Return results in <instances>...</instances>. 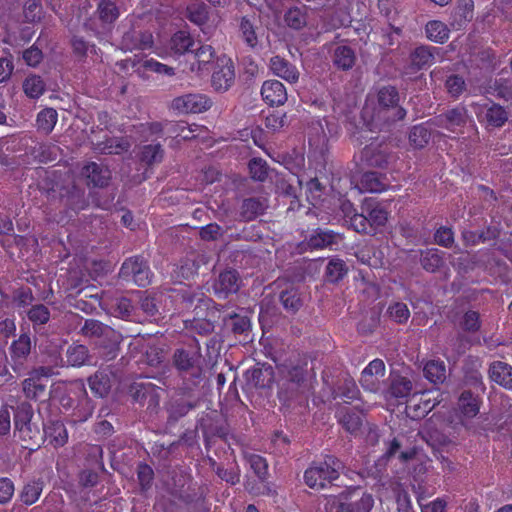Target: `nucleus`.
Segmentation results:
<instances>
[{
	"instance_id": "obj_1",
	"label": "nucleus",
	"mask_w": 512,
	"mask_h": 512,
	"mask_svg": "<svg viewBox=\"0 0 512 512\" xmlns=\"http://www.w3.org/2000/svg\"><path fill=\"white\" fill-rule=\"evenodd\" d=\"M79 333L92 341L94 349L104 360L110 361L117 357L123 337L109 325L96 319H86Z\"/></svg>"
},
{
	"instance_id": "obj_2",
	"label": "nucleus",
	"mask_w": 512,
	"mask_h": 512,
	"mask_svg": "<svg viewBox=\"0 0 512 512\" xmlns=\"http://www.w3.org/2000/svg\"><path fill=\"white\" fill-rule=\"evenodd\" d=\"M306 388L303 371L298 368L289 371L286 379L280 384L277 394L281 404L280 409L284 412H292L297 408L305 407L308 401Z\"/></svg>"
},
{
	"instance_id": "obj_3",
	"label": "nucleus",
	"mask_w": 512,
	"mask_h": 512,
	"mask_svg": "<svg viewBox=\"0 0 512 512\" xmlns=\"http://www.w3.org/2000/svg\"><path fill=\"white\" fill-rule=\"evenodd\" d=\"M172 363L179 375L193 386H198L203 379V357L198 341L195 346L180 347L174 350Z\"/></svg>"
},
{
	"instance_id": "obj_4",
	"label": "nucleus",
	"mask_w": 512,
	"mask_h": 512,
	"mask_svg": "<svg viewBox=\"0 0 512 512\" xmlns=\"http://www.w3.org/2000/svg\"><path fill=\"white\" fill-rule=\"evenodd\" d=\"M379 106L377 117L391 125L404 119L406 110L399 105V92L395 86L385 85L377 90Z\"/></svg>"
},
{
	"instance_id": "obj_5",
	"label": "nucleus",
	"mask_w": 512,
	"mask_h": 512,
	"mask_svg": "<svg viewBox=\"0 0 512 512\" xmlns=\"http://www.w3.org/2000/svg\"><path fill=\"white\" fill-rule=\"evenodd\" d=\"M370 143L367 144L361 152V160L368 167L387 168L388 165L395 159L391 153L389 145L385 142L384 138L379 136H370Z\"/></svg>"
},
{
	"instance_id": "obj_6",
	"label": "nucleus",
	"mask_w": 512,
	"mask_h": 512,
	"mask_svg": "<svg viewBox=\"0 0 512 512\" xmlns=\"http://www.w3.org/2000/svg\"><path fill=\"white\" fill-rule=\"evenodd\" d=\"M119 277L131 279L139 287H145L151 282L149 265L142 256L127 258L120 268Z\"/></svg>"
},
{
	"instance_id": "obj_7",
	"label": "nucleus",
	"mask_w": 512,
	"mask_h": 512,
	"mask_svg": "<svg viewBox=\"0 0 512 512\" xmlns=\"http://www.w3.org/2000/svg\"><path fill=\"white\" fill-rule=\"evenodd\" d=\"M52 191L57 193L61 202L74 211L84 210L89 205L85 189L77 185L74 181L67 184H56Z\"/></svg>"
},
{
	"instance_id": "obj_8",
	"label": "nucleus",
	"mask_w": 512,
	"mask_h": 512,
	"mask_svg": "<svg viewBox=\"0 0 512 512\" xmlns=\"http://www.w3.org/2000/svg\"><path fill=\"white\" fill-rule=\"evenodd\" d=\"M418 434L435 452L439 453L438 459L442 461L447 460L440 453V450L453 445L454 441L435 421L432 419L426 420Z\"/></svg>"
},
{
	"instance_id": "obj_9",
	"label": "nucleus",
	"mask_w": 512,
	"mask_h": 512,
	"mask_svg": "<svg viewBox=\"0 0 512 512\" xmlns=\"http://www.w3.org/2000/svg\"><path fill=\"white\" fill-rule=\"evenodd\" d=\"M344 501L339 502L336 512H370L374 499L371 494L354 489L348 495L344 496Z\"/></svg>"
},
{
	"instance_id": "obj_10",
	"label": "nucleus",
	"mask_w": 512,
	"mask_h": 512,
	"mask_svg": "<svg viewBox=\"0 0 512 512\" xmlns=\"http://www.w3.org/2000/svg\"><path fill=\"white\" fill-rule=\"evenodd\" d=\"M212 106V101L203 94H187L176 97L171 102V108L181 113H201Z\"/></svg>"
},
{
	"instance_id": "obj_11",
	"label": "nucleus",
	"mask_w": 512,
	"mask_h": 512,
	"mask_svg": "<svg viewBox=\"0 0 512 512\" xmlns=\"http://www.w3.org/2000/svg\"><path fill=\"white\" fill-rule=\"evenodd\" d=\"M246 384L255 389H271L275 380L274 368L266 363H257L245 372Z\"/></svg>"
},
{
	"instance_id": "obj_12",
	"label": "nucleus",
	"mask_w": 512,
	"mask_h": 512,
	"mask_svg": "<svg viewBox=\"0 0 512 512\" xmlns=\"http://www.w3.org/2000/svg\"><path fill=\"white\" fill-rule=\"evenodd\" d=\"M235 67L230 58L223 57L218 60L217 69L211 77V85L217 92H226L234 83Z\"/></svg>"
},
{
	"instance_id": "obj_13",
	"label": "nucleus",
	"mask_w": 512,
	"mask_h": 512,
	"mask_svg": "<svg viewBox=\"0 0 512 512\" xmlns=\"http://www.w3.org/2000/svg\"><path fill=\"white\" fill-rule=\"evenodd\" d=\"M80 175L86 180L87 186L95 188H105L109 185L112 179V172L110 169L96 162H89L81 169Z\"/></svg>"
},
{
	"instance_id": "obj_14",
	"label": "nucleus",
	"mask_w": 512,
	"mask_h": 512,
	"mask_svg": "<svg viewBox=\"0 0 512 512\" xmlns=\"http://www.w3.org/2000/svg\"><path fill=\"white\" fill-rule=\"evenodd\" d=\"M385 376V364L381 359L372 360L362 371L360 384L370 392H377L381 387V379Z\"/></svg>"
},
{
	"instance_id": "obj_15",
	"label": "nucleus",
	"mask_w": 512,
	"mask_h": 512,
	"mask_svg": "<svg viewBox=\"0 0 512 512\" xmlns=\"http://www.w3.org/2000/svg\"><path fill=\"white\" fill-rule=\"evenodd\" d=\"M241 282L240 275L235 269H226L214 281L213 290L219 297H227L238 292Z\"/></svg>"
},
{
	"instance_id": "obj_16",
	"label": "nucleus",
	"mask_w": 512,
	"mask_h": 512,
	"mask_svg": "<svg viewBox=\"0 0 512 512\" xmlns=\"http://www.w3.org/2000/svg\"><path fill=\"white\" fill-rule=\"evenodd\" d=\"M180 304L186 310L195 311L200 305L208 310V315L215 316L216 312L224 309V306L214 303L211 299L205 298L203 294H196L189 291H183L180 294Z\"/></svg>"
},
{
	"instance_id": "obj_17",
	"label": "nucleus",
	"mask_w": 512,
	"mask_h": 512,
	"mask_svg": "<svg viewBox=\"0 0 512 512\" xmlns=\"http://www.w3.org/2000/svg\"><path fill=\"white\" fill-rule=\"evenodd\" d=\"M75 393L80 396L78 403L73 409L72 417L74 422H84L93 413L94 405L91 399L88 397V393L85 388L83 380H76Z\"/></svg>"
},
{
	"instance_id": "obj_18",
	"label": "nucleus",
	"mask_w": 512,
	"mask_h": 512,
	"mask_svg": "<svg viewBox=\"0 0 512 512\" xmlns=\"http://www.w3.org/2000/svg\"><path fill=\"white\" fill-rule=\"evenodd\" d=\"M267 200L264 197H248L243 199L239 208V221L251 222L263 215L267 209Z\"/></svg>"
},
{
	"instance_id": "obj_19",
	"label": "nucleus",
	"mask_w": 512,
	"mask_h": 512,
	"mask_svg": "<svg viewBox=\"0 0 512 512\" xmlns=\"http://www.w3.org/2000/svg\"><path fill=\"white\" fill-rule=\"evenodd\" d=\"M65 359L61 366L79 368L92 365L93 356L86 345L74 343L66 349Z\"/></svg>"
},
{
	"instance_id": "obj_20",
	"label": "nucleus",
	"mask_w": 512,
	"mask_h": 512,
	"mask_svg": "<svg viewBox=\"0 0 512 512\" xmlns=\"http://www.w3.org/2000/svg\"><path fill=\"white\" fill-rule=\"evenodd\" d=\"M474 16L473 0H458L450 15V25L455 30H461Z\"/></svg>"
},
{
	"instance_id": "obj_21",
	"label": "nucleus",
	"mask_w": 512,
	"mask_h": 512,
	"mask_svg": "<svg viewBox=\"0 0 512 512\" xmlns=\"http://www.w3.org/2000/svg\"><path fill=\"white\" fill-rule=\"evenodd\" d=\"M261 96L270 106L283 105L287 101L285 86L278 80H267L261 87Z\"/></svg>"
},
{
	"instance_id": "obj_22",
	"label": "nucleus",
	"mask_w": 512,
	"mask_h": 512,
	"mask_svg": "<svg viewBox=\"0 0 512 512\" xmlns=\"http://www.w3.org/2000/svg\"><path fill=\"white\" fill-rule=\"evenodd\" d=\"M341 240L342 237L338 233L317 228L307 238L306 243L310 249H324L337 245Z\"/></svg>"
},
{
	"instance_id": "obj_23",
	"label": "nucleus",
	"mask_w": 512,
	"mask_h": 512,
	"mask_svg": "<svg viewBox=\"0 0 512 512\" xmlns=\"http://www.w3.org/2000/svg\"><path fill=\"white\" fill-rule=\"evenodd\" d=\"M332 63L341 71H350L356 64L355 50L349 45H336L332 50Z\"/></svg>"
},
{
	"instance_id": "obj_24",
	"label": "nucleus",
	"mask_w": 512,
	"mask_h": 512,
	"mask_svg": "<svg viewBox=\"0 0 512 512\" xmlns=\"http://www.w3.org/2000/svg\"><path fill=\"white\" fill-rule=\"evenodd\" d=\"M437 48L431 46L421 45L416 47L410 53V64L408 66V70L412 73H415L421 69L429 67L434 61V51Z\"/></svg>"
},
{
	"instance_id": "obj_25",
	"label": "nucleus",
	"mask_w": 512,
	"mask_h": 512,
	"mask_svg": "<svg viewBox=\"0 0 512 512\" xmlns=\"http://www.w3.org/2000/svg\"><path fill=\"white\" fill-rule=\"evenodd\" d=\"M488 375L491 381L512 391V366L503 361H494L489 365Z\"/></svg>"
},
{
	"instance_id": "obj_26",
	"label": "nucleus",
	"mask_w": 512,
	"mask_h": 512,
	"mask_svg": "<svg viewBox=\"0 0 512 512\" xmlns=\"http://www.w3.org/2000/svg\"><path fill=\"white\" fill-rule=\"evenodd\" d=\"M270 69L275 75L289 83H296L299 79V71L296 66L279 55L270 59Z\"/></svg>"
},
{
	"instance_id": "obj_27",
	"label": "nucleus",
	"mask_w": 512,
	"mask_h": 512,
	"mask_svg": "<svg viewBox=\"0 0 512 512\" xmlns=\"http://www.w3.org/2000/svg\"><path fill=\"white\" fill-rule=\"evenodd\" d=\"M387 393L396 399H407L413 394L414 385L412 381L399 374H391L389 378Z\"/></svg>"
},
{
	"instance_id": "obj_28",
	"label": "nucleus",
	"mask_w": 512,
	"mask_h": 512,
	"mask_svg": "<svg viewBox=\"0 0 512 512\" xmlns=\"http://www.w3.org/2000/svg\"><path fill=\"white\" fill-rule=\"evenodd\" d=\"M122 66L124 68H144L145 70H150L156 72L158 74H166L168 76H173L175 74V70L173 67H170L166 64L160 63L154 59L142 61V59L137 58H127L122 61Z\"/></svg>"
},
{
	"instance_id": "obj_29",
	"label": "nucleus",
	"mask_w": 512,
	"mask_h": 512,
	"mask_svg": "<svg viewBox=\"0 0 512 512\" xmlns=\"http://www.w3.org/2000/svg\"><path fill=\"white\" fill-rule=\"evenodd\" d=\"M305 483L312 489H323L326 482L331 483L334 479L329 474L327 468L321 464L309 467L304 473Z\"/></svg>"
},
{
	"instance_id": "obj_30",
	"label": "nucleus",
	"mask_w": 512,
	"mask_h": 512,
	"mask_svg": "<svg viewBox=\"0 0 512 512\" xmlns=\"http://www.w3.org/2000/svg\"><path fill=\"white\" fill-rule=\"evenodd\" d=\"M339 422L351 434L360 431L363 424V413L354 408L343 407L338 411Z\"/></svg>"
},
{
	"instance_id": "obj_31",
	"label": "nucleus",
	"mask_w": 512,
	"mask_h": 512,
	"mask_svg": "<svg viewBox=\"0 0 512 512\" xmlns=\"http://www.w3.org/2000/svg\"><path fill=\"white\" fill-rule=\"evenodd\" d=\"M198 401H188L184 398H179L171 401L167 408L168 418L167 423L174 425L182 417L186 416L192 409L198 406Z\"/></svg>"
},
{
	"instance_id": "obj_32",
	"label": "nucleus",
	"mask_w": 512,
	"mask_h": 512,
	"mask_svg": "<svg viewBox=\"0 0 512 512\" xmlns=\"http://www.w3.org/2000/svg\"><path fill=\"white\" fill-rule=\"evenodd\" d=\"M255 20L256 14L252 13L250 15L242 16L239 19L238 24L241 37L250 48H255L259 42L256 32L257 27L255 26Z\"/></svg>"
},
{
	"instance_id": "obj_33",
	"label": "nucleus",
	"mask_w": 512,
	"mask_h": 512,
	"mask_svg": "<svg viewBox=\"0 0 512 512\" xmlns=\"http://www.w3.org/2000/svg\"><path fill=\"white\" fill-rule=\"evenodd\" d=\"M208 488L204 485L192 484L179 492L178 498L195 508L203 506Z\"/></svg>"
},
{
	"instance_id": "obj_34",
	"label": "nucleus",
	"mask_w": 512,
	"mask_h": 512,
	"mask_svg": "<svg viewBox=\"0 0 512 512\" xmlns=\"http://www.w3.org/2000/svg\"><path fill=\"white\" fill-rule=\"evenodd\" d=\"M361 210L366 216L368 225L370 229H372V233L379 227H382L386 224L388 219L387 211L380 207L379 205L372 206L370 203L366 202L361 207Z\"/></svg>"
},
{
	"instance_id": "obj_35",
	"label": "nucleus",
	"mask_w": 512,
	"mask_h": 512,
	"mask_svg": "<svg viewBox=\"0 0 512 512\" xmlns=\"http://www.w3.org/2000/svg\"><path fill=\"white\" fill-rule=\"evenodd\" d=\"M444 253L436 248L420 251V264L427 272L434 273L444 265Z\"/></svg>"
},
{
	"instance_id": "obj_36",
	"label": "nucleus",
	"mask_w": 512,
	"mask_h": 512,
	"mask_svg": "<svg viewBox=\"0 0 512 512\" xmlns=\"http://www.w3.org/2000/svg\"><path fill=\"white\" fill-rule=\"evenodd\" d=\"M44 435L54 447L63 446L68 440L67 430L61 421H50L44 428Z\"/></svg>"
},
{
	"instance_id": "obj_37",
	"label": "nucleus",
	"mask_w": 512,
	"mask_h": 512,
	"mask_svg": "<svg viewBox=\"0 0 512 512\" xmlns=\"http://www.w3.org/2000/svg\"><path fill=\"white\" fill-rule=\"evenodd\" d=\"M88 383L92 392L99 397L107 396L112 387L110 376L100 370L88 378Z\"/></svg>"
},
{
	"instance_id": "obj_38",
	"label": "nucleus",
	"mask_w": 512,
	"mask_h": 512,
	"mask_svg": "<svg viewBox=\"0 0 512 512\" xmlns=\"http://www.w3.org/2000/svg\"><path fill=\"white\" fill-rule=\"evenodd\" d=\"M44 481L42 479H34L27 482L19 493L21 502L27 506L36 503L43 491Z\"/></svg>"
},
{
	"instance_id": "obj_39",
	"label": "nucleus",
	"mask_w": 512,
	"mask_h": 512,
	"mask_svg": "<svg viewBox=\"0 0 512 512\" xmlns=\"http://www.w3.org/2000/svg\"><path fill=\"white\" fill-rule=\"evenodd\" d=\"M287 27L293 30H301L307 25V10L305 6L289 8L283 17Z\"/></svg>"
},
{
	"instance_id": "obj_40",
	"label": "nucleus",
	"mask_w": 512,
	"mask_h": 512,
	"mask_svg": "<svg viewBox=\"0 0 512 512\" xmlns=\"http://www.w3.org/2000/svg\"><path fill=\"white\" fill-rule=\"evenodd\" d=\"M22 387L23 392L28 399L39 400L49 396L46 384L43 383L41 379H35L29 376L23 381Z\"/></svg>"
},
{
	"instance_id": "obj_41",
	"label": "nucleus",
	"mask_w": 512,
	"mask_h": 512,
	"mask_svg": "<svg viewBox=\"0 0 512 512\" xmlns=\"http://www.w3.org/2000/svg\"><path fill=\"white\" fill-rule=\"evenodd\" d=\"M209 14V7L204 2H195L187 6L185 16L197 26H203L209 21Z\"/></svg>"
},
{
	"instance_id": "obj_42",
	"label": "nucleus",
	"mask_w": 512,
	"mask_h": 512,
	"mask_svg": "<svg viewBox=\"0 0 512 512\" xmlns=\"http://www.w3.org/2000/svg\"><path fill=\"white\" fill-rule=\"evenodd\" d=\"M194 39L190 33L184 30L177 31L173 34L170 40V48L175 54L182 55L186 52H192L194 46Z\"/></svg>"
},
{
	"instance_id": "obj_43",
	"label": "nucleus",
	"mask_w": 512,
	"mask_h": 512,
	"mask_svg": "<svg viewBox=\"0 0 512 512\" xmlns=\"http://www.w3.org/2000/svg\"><path fill=\"white\" fill-rule=\"evenodd\" d=\"M19 437L23 442V447L30 451H34L40 447V442L43 441V435L38 427L30 425L29 427L21 428Z\"/></svg>"
},
{
	"instance_id": "obj_44",
	"label": "nucleus",
	"mask_w": 512,
	"mask_h": 512,
	"mask_svg": "<svg viewBox=\"0 0 512 512\" xmlns=\"http://www.w3.org/2000/svg\"><path fill=\"white\" fill-rule=\"evenodd\" d=\"M500 235V231L495 226H489L481 232L464 231L462 233L463 240L466 244L475 245L480 242L496 240Z\"/></svg>"
},
{
	"instance_id": "obj_45",
	"label": "nucleus",
	"mask_w": 512,
	"mask_h": 512,
	"mask_svg": "<svg viewBox=\"0 0 512 512\" xmlns=\"http://www.w3.org/2000/svg\"><path fill=\"white\" fill-rule=\"evenodd\" d=\"M279 300L286 312L290 314H295L303 305L300 293L295 288L281 291Z\"/></svg>"
},
{
	"instance_id": "obj_46",
	"label": "nucleus",
	"mask_w": 512,
	"mask_h": 512,
	"mask_svg": "<svg viewBox=\"0 0 512 512\" xmlns=\"http://www.w3.org/2000/svg\"><path fill=\"white\" fill-rule=\"evenodd\" d=\"M458 406L464 416L472 418L479 412V400L469 390H465L461 393L458 399Z\"/></svg>"
},
{
	"instance_id": "obj_47",
	"label": "nucleus",
	"mask_w": 512,
	"mask_h": 512,
	"mask_svg": "<svg viewBox=\"0 0 512 512\" xmlns=\"http://www.w3.org/2000/svg\"><path fill=\"white\" fill-rule=\"evenodd\" d=\"M423 372L425 378L434 384L443 383L446 379V367L442 361H428L424 366Z\"/></svg>"
},
{
	"instance_id": "obj_48",
	"label": "nucleus",
	"mask_w": 512,
	"mask_h": 512,
	"mask_svg": "<svg viewBox=\"0 0 512 512\" xmlns=\"http://www.w3.org/2000/svg\"><path fill=\"white\" fill-rule=\"evenodd\" d=\"M226 325H229L231 331L235 335H246L251 329V322L249 317L244 315H239L236 313H229L223 319Z\"/></svg>"
},
{
	"instance_id": "obj_49",
	"label": "nucleus",
	"mask_w": 512,
	"mask_h": 512,
	"mask_svg": "<svg viewBox=\"0 0 512 512\" xmlns=\"http://www.w3.org/2000/svg\"><path fill=\"white\" fill-rule=\"evenodd\" d=\"M426 36L429 40L443 44L449 37V29L441 21L432 20L426 24Z\"/></svg>"
},
{
	"instance_id": "obj_50",
	"label": "nucleus",
	"mask_w": 512,
	"mask_h": 512,
	"mask_svg": "<svg viewBox=\"0 0 512 512\" xmlns=\"http://www.w3.org/2000/svg\"><path fill=\"white\" fill-rule=\"evenodd\" d=\"M348 272L346 263L338 258L331 259L325 271L326 281L330 283H337L344 278Z\"/></svg>"
},
{
	"instance_id": "obj_51",
	"label": "nucleus",
	"mask_w": 512,
	"mask_h": 512,
	"mask_svg": "<svg viewBox=\"0 0 512 512\" xmlns=\"http://www.w3.org/2000/svg\"><path fill=\"white\" fill-rule=\"evenodd\" d=\"M386 177L377 172H365L362 177L360 184L363 189L369 192H382L386 189V183L384 180Z\"/></svg>"
},
{
	"instance_id": "obj_52",
	"label": "nucleus",
	"mask_w": 512,
	"mask_h": 512,
	"mask_svg": "<svg viewBox=\"0 0 512 512\" xmlns=\"http://www.w3.org/2000/svg\"><path fill=\"white\" fill-rule=\"evenodd\" d=\"M505 73L506 71L502 70L499 77L491 82L489 88L496 93L497 97L510 100L512 99V79L504 77Z\"/></svg>"
},
{
	"instance_id": "obj_53",
	"label": "nucleus",
	"mask_w": 512,
	"mask_h": 512,
	"mask_svg": "<svg viewBox=\"0 0 512 512\" xmlns=\"http://www.w3.org/2000/svg\"><path fill=\"white\" fill-rule=\"evenodd\" d=\"M11 356L14 360L26 359L31 351V339L28 334L23 333L11 345Z\"/></svg>"
},
{
	"instance_id": "obj_54",
	"label": "nucleus",
	"mask_w": 512,
	"mask_h": 512,
	"mask_svg": "<svg viewBox=\"0 0 512 512\" xmlns=\"http://www.w3.org/2000/svg\"><path fill=\"white\" fill-rule=\"evenodd\" d=\"M24 93L32 99L40 97L45 92V83L39 75H30L23 81Z\"/></svg>"
},
{
	"instance_id": "obj_55",
	"label": "nucleus",
	"mask_w": 512,
	"mask_h": 512,
	"mask_svg": "<svg viewBox=\"0 0 512 512\" xmlns=\"http://www.w3.org/2000/svg\"><path fill=\"white\" fill-rule=\"evenodd\" d=\"M130 148V143L125 139L108 138L98 144V150L104 154H120Z\"/></svg>"
},
{
	"instance_id": "obj_56",
	"label": "nucleus",
	"mask_w": 512,
	"mask_h": 512,
	"mask_svg": "<svg viewBox=\"0 0 512 512\" xmlns=\"http://www.w3.org/2000/svg\"><path fill=\"white\" fill-rule=\"evenodd\" d=\"M380 325V313L376 310L368 312L358 323V332L362 335L372 334Z\"/></svg>"
},
{
	"instance_id": "obj_57",
	"label": "nucleus",
	"mask_w": 512,
	"mask_h": 512,
	"mask_svg": "<svg viewBox=\"0 0 512 512\" xmlns=\"http://www.w3.org/2000/svg\"><path fill=\"white\" fill-rule=\"evenodd\" d=\"M33 416V410L30 404L22 403L17 406L14 413V425L18 432L21 428L29 427L32 425L31 419Z\"/></svg>"
},
{
	"instance_id": "obj_58",
	"label": "nucleus",
	"mask_w": 512,
	"mask_h": 512,
	"mask_svg": "<svg viewBox=\"0 0 512 512\" xmlns=\"http://www.w3.org/2000/svg\"><path fill=\"white\" fill-rule=\"evenodd\" d=\"M163 149L159 144L146 145L142 148L140 160L148 166L162 161Z\"/></svg>"
},
{
	"instance_id": "obj_59",
	"label": "nucleus",
	"mask_w": 512,
	"mask_h": 512,
	"mask_svg": "<svg viewBox=\"0 0 512 512\" xmlns=\"http://www.w3.org/2000/svg\"><path fill=\"white\" fill-rule=\"evenodd\" d=\"M97 12L99 18L104 23H112L119 16L118 8L111 0H101L98 4Z\"/></svg>"
},
{
	"instance_id": "obj_60",
	"label": "nucleus",
	"mask_w": 512,
	"mask_h": 512,
	"mask_svg": "<svg viewBox=\"0 0 512 512\" xmlns=\"http://www.w3.org/2000/svg\"><path fill=\"white\" fill-rule=\"evenodd\" d=\"M485 117L488 124L494 127L503 126L508 119L507 112L498 104H493L488 108Z\"/></svg>"
},
{
	"instance_id": "obj_61",
	"label": "nucleus",
	"mask_w": 512,
	"mask_h": 512,
	"mask_svg": "<svg viewBox=\"0 0 512 512\" xmlns=\"http://www.w3.org/2000/svg\"><path fill=\"white\" fill-rule=\"evenodd\" d=\"M459 325L465 332H478L481 328L480 314L477 311L468 310L464 313Z\"/></svg>"
},
{
	"instance_id": "obj_62",
	"label": "nucleus",
	"mask_w": 512,
	"mask_h": 512,
	"mask_svg": "<svg viewBox=\"0 0 512 512\" xmlns=\"http://www.w3.org/2000/svg\"><path fill=\"white\" fill-rule=\"evenodd\" d=\"M388 316L398 324H404L410 317V311L403 302H395L387 309Z\"/></svg>"
},
{
	"instance_id": "obj_63",
	"label": "nucleus",
	"mask_w": 512,
	"mask_h": 512,
	"mask_svg": "<svg viewBox=\"0 0 512 512\" xmlns=\"http://www.w3.org/2000/svg\"><path fill=\"white\" fill-rule=\"evenodd\" d=\"M27 316L33 324L43 325L49 321L50 311L44 304H37L28 310Z\"/></svg>"
},
{
	"instance_id": "obj_64",
	"label": "nucleus",
	"mask_w": 512,
	"mask_h": 512,
	"mask_svg": "<svg viewBox=\"0 0 512 512\" xmlns=\"http://www.w3.org/2000/svg\"><path fill=\"white\" fill-rule=\"evenodd\" d=\"M139 306L141 310L150 318L156 319L160 314L156 298L146 293L140 294Z\"/></svg>"
}]
</instances>
